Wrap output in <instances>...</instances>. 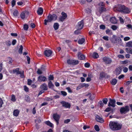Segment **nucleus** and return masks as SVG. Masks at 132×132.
Segmentation results:
<instances>
[{
  "label": "nucleus",
  "instance_id": "f257e3e1",
  "mask_svg": "<svg viewBox=\"0 0 132 132\" xmlns=\"http://www.w3.org/2000/svg\"><path fill=\"white\" fill-rule=\"evenodd\" d=\"M109 126L112 130L115 131L121 129L122 125L117 122L111 121L109 123Z\"/></svg>",
  "mask_w": 132,
  "mask_h": 132
},
{
  "label": "nucleus",
  "instance_id": "f03ea898",
  "mask_svg": "<svg viewBox=\"0 0 132 132\" xmlns=\"http://www.w3.org/2000/svg\"><path fill=\"white\" fill-rule=\"evenodd\" d=\"M47 20H44V24L45 25L47 24L48 22H51L57 19V16L55 14L52 15L49 14L47 16Z\"/></svg>",
  "mask_w": 132,
  "mask_h": 132
},
{
  "label": "nucleus",
  "instance_id": "7ed1b4c3",
  "mask_svg": "<svg viewBox=\"0 0 132 132\" xmlns=\"http://www.w3.org/2000/svg\"><path fill=\"white\" fill-rule=\"evenodd\" d=\"M111 41L113 43L117 44L120 45H122V44L121 39L120 38H118L117 37L114 36H113Z\"/></svg>",
  "mask_w": 132,
  "mask_h": 132
},
{
  "label": "nucleus",
  "instance_id": "20e7f679",
  "mask_svg": "<svg viewBox=\"0 0 132 132\" xmlns=\"http://www.w3.org/2000/svg\"><path fill=\"white\" fill-rule=\"evenodd\" d=\"M125 7V6L123 5L119 4L115 6L113 8L114 10L122 12L123 9Z\"/></svg>",
  "mask_w": 132,
  "mask_h": 132
},
{
  "label": "nucleus",
  "instance_id": "39448f33",
  "mask_svg": "<svg viewBox=\"0 0 132 132\" xmlns=\"http://www.w3.org/2000/svg\"><path fill=\"white\" fill-rule=\"evenodd\" d=\"M29 12L27 11H24L22 12L21 14V18L23 19L28 17L29 15Z\"/></svg>",
  "mask_w": 132,
  "mask_h": 132
},
{
  "label": "nucleus",
  "instance_id": "423d86ee",
  "mask_svg": "<svg viewBox=\"0 0 132 132\" xmlns=\"http://www.w3.org/2000/svg\"><path fill=\"white\" fill-rule=\"evenodd\" d=\"M129 111V106H126L124 107L121 108L120 109V112L121 113H125Z\"/></svg>",
  "mask_w": 132,
  "mask_h": 132
},
{
  "label": "nucleus",
  "instance_id": "0eeeda50",
  "mask_svg": "<svg viewBox=\"0 0 132 132\" xmlns=\"http://www.w3.org/2000/svg\"><path fill=\"white\" fill-rule=\"evenodd\" d=\"M84 26L83 21L82 20L78 22L76 26V28L78 30L81 29Z\"/></svg>",
  "mask_w": 132,
  "mask_h": 132
},
{
  "label": "nucleus",
  "instance_id": "6e6552de",
  "mask_svg": "<svg viewBox=\"0 0 132 132\" xmlns=\"http://www.w3.org/2000/svg\"><path fill=\"white\" fill-rule=\"evenodd\" d=\"M60 116L57 113H55L53 115V118L56 121V124L57 125L58 124V121L60 118Z\"/></svg>",
  "mask_w": 132,
  "mask_h": 132
},
{
  "label": "nucleus",
  "instance_id": "1a4fd4ad",
  "mask_svg": "<svg viewBox=\"0 0 132 132\" xmlns=\"http://www.w3.org/2000/svg\"><path fill=\"white\" fill-rule=\"evenodd\" d=\"M116 101L115 100L110 99V101L109 102L108 106H111L113 107L115 106Z\"/></svg>",
  "mask_w": 132,
  "mask_h": 132
},
{
  "label": "nucleus",
  "instance_id": "9d476101",
  "mask_svg": "<svg viewBox=\"0 0 132 132\" xmlns=\"http://www.w3.org/2000/svg\"><path fill=\"white\" fill-rule=\"evenodd\" d=\"M47 80L45 76L40 75L38 78V80L39 82L45 81Z\"/></svg>",
  "mask_w": 132,
  "mask_h": 132
},
{
  "label": "nucleus",
  "instance_id": "9b49d317",
  "mask_svg": "<svg viewBox=\"0 0 132 132\" xmlns=\"http://www.w3.org/2000/svg\"><path fill=\"white\" fill-rule=\"evenodd\" d=\"M19 68H17L15 69H13L12 71H11L10 72L11 73H16L17 75L20 74L21 72L19 71Z\"/></svg>",
  "mask_w": 132,
  "mask_h": 132
},
{
  "label": "nucleus",
  "instance_id": "f8f14e48",
  "mask_svg": "<svg viewBox=\"0 0 132 132\" xmlns=\"http://www.w3.org/2000/svg\"><path fill=\"white\" fill-rule=\"evenodd\" d=\"M52 53V52L50 50H46L45 51L44 54L47 57H49Z\"/></svg>",
  "mask_w": 132,
  "mask_h": 132
},
{
  "label": "nucleus",
  "instance_id": "ddd939ff",
  "mask_svg": "<svg viewBox=\"0 0 132 132\" xmlns=\"http://www.w3.org/2000/svg\"><path fill=\"white\" fill-rule=\"evenodd\" d=\"M61 14L62 16L60 18V19L61 21H63L67 18V16L66 14L63 12Z\"/></svg>",
  "mask_w": 132,
  "mask_h": 132
},
{
  "label": "nucleus",
  "instance_id": "4468645a",
  "mask_svg": "<svg viewBox=\"0 0 132 132\" xmlns=\"http://www.w3.org/2000/svg\"><path fill=\"white\" fill-rule=\"evenodd\" d=\"M103 61L107 64H109L111 62V59L107 57H104L103 58Z\"/></svg>",
  "mask_w": 132,
  "mask_h": 132
},
{
  "label": "nucleus",
  "instance_id": "2eb2a0df",
  "mask_svg": "<svg viewBox=\"0 0 132 132\" xmlns=\"http://www.w3.org/2000/svg\"><path fill=\"white\" fill-rule=\"evenodd\" d=\"M110 22L113 24H116L117 22V20L116 18L114 16H112L110 19Z\"/></svg>",
  "mask_w": 132,
  "mask_h": 132
},
{
  "label": "nucleus",
  "instance_id": "dca6fc26",
  "mask_svg": "<svg viewBox=\"0 0 132 132\" xmlns=\"http://www.w3.org/2000/svg\"><path fill=\"white\" fill-rule=\"evenodd\" d=\"M78 57L79 59L83 60L85 58V56L81 53L80 52H79L78 53Z\"/></svg>",
  "mask_w": 132,
  "mask_h": 132
},
{
  "label": "nucleus",
  "instance_id": "f3484780",
  "mask_svg": "<svg viewBox=\"0 0 132 132\" xmlns=\"http://www.w3.org/2000/svg\"><path fill=\"white\" fill-rule=\"evenodd\" d=\"M63 106L67 108H69L70 106V103L64 101L62 102L61 103Z\"/></svg>",
  "mask_w": 132,
  "mask_h": 132
},
{
  "label": "nucleus",
  "instance_id": "a211bd4d",
  "mask_svg": "<svg viewBox=\"0 0 132 132\" xmlns=\"http://www.w3.org/2000/svg\"><path fill=\"white\" fill-rule=\"evenodd\" d=\"M130 12V9L125 6V7H124V8L123 9L122 12L125 13H129Z\"/></svg>",
  "mask_w": 132,
  "mask_h": 132
},
{
  "label": "nucleus",
  "instance_id": "6ab92c4d",
  "mask_svg": "<svg viewBox=\"0 0 132 132\" xmlns=\"http://www.w3.org/2000/svg\"><path fill=\"white\" fill-rule=\"evenodd\" d=\"M43 10L42 7H39L38 8L37 11V13L38 15H41L43 13Z\"/></svg>",
  "mask_w": 132,
  "mask_h": 132
},
{
  "label": "nucleus",
  "instance_id": "aec40b11",
  "mask_svg": "<svg viewBox=\"0 0 132 132\" xmlns=\"http://www.w3.org/2000/svg\"><path fill=\"white\" fill-rule=\"evenodd\" d=\"M96 119L97 121L100 122H102L103 121V119L98 115L96 116Z\"/></svg>",
  "mask_w": 132,
  "mask_h": 132
},
{
  "label": "nucleus",
  "instance_id": "412c9836",
  "mask_svg": "<svg viewBox=\"0 0 132 132\" xmlns=\"http://www.w3.org/2000/svg\"><path fill=\"white\" fill-rule=\"evenodd\" d=\"M40 88L44 90H47V85L45 83L42 84L40 86Z\"/></svg>",
  "mask_w": 132,
  "mask_h": 132
},
{
  "label": "nucleus",
  "instance_id": "4be33fe9",
  "mask_svg": "<svg viewBox=\"0 0 132 132\" xmlns=\"http://www.w3.org/2000/svg\"><path fill=\"white\" fill-rule=\"evenodd\" d=\"M121 70L120 68H118L116 69L115 73L116 75H118L121 73Z\"/></svg>",
  "mask_w": 132,
  "mask_h": 132
},
{
  "label": "nucleus",
  "instance_id": "5701e85b",
  "mask_svg": "<svg viewBox=\"0 0 132 132\" xmlns=\"http://www.w3.org/2000/svg\"><path fill=\"white\" fill-rule=\"evenodd\" d=\"M19 113V111L18 110H15L13 112V115L14 116H17Z\"/></svg>",
  "mask_w": 132,
  "mask_h": 132
},
{
  "label": "nucleus",
  "instance_id": "b1692460",
  "mask_svg": "<svg viewBox=\"0 0 132 132\" xmlns=\"http://www.w3.org/2000/svg\"><path fill=\"white\" fill-rule=\"evenodd\" d=\"M45 123L48 126L52 127L53 126V124L49 121L45 122Z\"/></svg>",
  "mask_w": 132,
  "mask_h": 132
},
{
  "label": "nucleus",
  "instance_id": "393cba45",
  "mask_svg": "<svg viewBox=\"0 0 132 132\" xmlns=\"http://www.w3.org/2000/svg\"><path fill=\"white\" fill-rule=\"evenodd\" d=\"M48 86L50 88L52 89L53 88L54 85L51 81H50L48 83Z\"/></svg>",
  "mask_w": 132,
  "mask_h": 132
},
{
  "label": "nucleus",
  "instance_id": "a878e982",
  "mask_svg": "<svg viewBox=\"0 0 132 132\" xmlns=\"http://www.w3.org/2000/svg\"><path fill=\"white\" fill-rule=\"evenodd\" d=\"M84 87L83 83L80 84L76 88L77 90H78L80 89L81 88Z\"/></svg>",
  "mask_w": 132,
  "mask_h": 132
},
{
  "label": "nucleus",
  "instance_id": "bb28decb",
  "mask_svg": "<svg viewBox=\"0 0 132 132\" xmlns=\"http://www.w3.org/2000/svg\"><path fill=\"white\" fill-rule=\"evenodd\" d=\"M92 56L93 58L96 59L99 56L98 53L95 52H94Z\"/></svg>",
  "mask_w": 132,
  "mask_h": 132
},
{
  "label": "nucleus",
  "instance_id": "cd10ccee",
  "mask_svg": "<svg viewBox=\"0 0 132 132\" xmlns=\"http://www.w3.org/2000/svg\"><path fill=\"white\" fill-rule=\"evenodd\" d=\"M85 41V39L83 38H81L78 41V43L79 44H82Z\"/></svg>",
  "mask_w": 132,
  "mask_h": 132
},
{
  "label": "nucleus",
  "instance_id": "c85d7f7f",
  "mask_svg": "<svg viewBox=\"0 0 132 132\" xmlns=\"http://www.w3.org/2000/svg\"><path fill=\"white\" fill-rule=\"evenodd\" d=\"M117 82V80L116 79H112L111 82V84L113 85H115Z\"/></svg>",
  "mask_w": 132,
  "mask_h": 132
},
{
  "label": "nucleus",
  "instance_id": "c756f323",
  "mask_svg": "<svg viewBox=\"0 0 132 132\" xmlns=\"http://www.w3.org/2000/svg\"><path fill=\"white\" fill-rule=\"evenodd\" d=\"M106 11V9L103 7H101L99 9V12L100 14L103 12L105 11Z\"/></svg>",
  "mask_w": 132,
  "mask_h": 132
},
{
  "label": "nucleus",
  "instance_id": "7c9ffc66",
  "mask_svg": "<svg viewBox=\"0 0 132 132\" xmlns=\"http://www.w3.org/2000/svg\"><path fill=\"white\" fill-rule=\"evenodd\" d=\"M25 100L26 101L29 102L30 100L29 97L28 95H26L25 97Z\"/></svg>",
  "mask_w": 132,
  "mask_h": 132
},
{
  "label": "nucleus",
  "instance_id": "2f4dec72",
  "mask_svg": "<svg viewBox=\"0 0 132 132\" xmlns=\"http://www.w3.org/2000/svg\"><path fill=\"white\" fill-rule=\"evenodd\" d=\"M126 46L132 48V42L130 41L126 43Z\"/></svg>",
  "mask_w": 132,
  "mask_h": 132
},
{
  "label": "nucleus",
  "instance_id": "473e14b6",
  "mask_svg": "<svg viewBox=\"0 0 132 132\" xmlns=\"http://www.w3.org/2000/svg\"><path fill=\"white\" fill-rule=\"evenodd\" d=\"M54 28L55 30L59 28V24L57 23H55L54 25Z\"/></svg>",
  "mask_w": 132,
  "mask_h": 132
},
{
  "label": "nucleus",
  "instance_id": "72a5a7b5",
  "mask_svg": "<svg viewBox=\"0 0 132 132\" xmlns=\"http://www.w3.org/2000/svg\"><path fill=\"white\" fill-rule=\"evenodd\" d=\"M23 47L22 45H21L20 46V48L18 50V52L20 54H22V50Z\"/></svg>",
  "mask_w": 132,
  "mask_h": 132
},
{
  "label": "nucleus",
  "instance_id": "f704fd0d",
  "mask_svg": "<svg viewBox=\"0 0 132 132\" xmlns=\"http://www.w3.org/2000/svg\"><path fill=\"white\" fill-rule=\"evenodd\" d=\"M43 67H41L40 69H38L37 71V73L39 74H41L42 73Z\"/></svg>",
  "mask_w": 132,
  "mask_h": 132
},
{
  "label": "nucleus",
  "instance_id": "c9c22d12",
  "mask_svg": "<svg viewBox=\"0 0 132 132\" xmlns=\"http://www.w3.org/2000/svg\"><path fill=\"white\" fill-rule=\"evenodd\" d=\"M11 100L13 102H14L16 101L15 96L14 95H12Z\"/></svg>",
  "mask_w": 132,
  "mask_h": 132
},
{
  "label": "nucleus",
  "instance_id": "e433bc0d",
  "mask_svg": "<svg viewBox=\"0 0 132 132\" xmlns=\"http://www.w3.org/2000/svg\"><path fill=\"white\" fill-rule=\"evenodd\" d=\"M73 61V60L69 59L67 61V63L68 64H72Z\"/></svg>",
  "mask_w": 132,
  "mask_h": 132
},
{
  "label": "nucleus",
  "instance_id": "4c0bfd02",
  "mask_svg": "<svg viewBox=\"0 0 132 132\" xmlns=\"http://www.w3.org/2000/svg\"><path fill=\"white\" fill-rule=\"evenodd\" d=\"M5 43L8 46H10L11 44V43L9 40H7Z\"/></svg>",
  "mask_w": 132,
  "mask_h": 132
},
{
  "label": "nucleus",
  "instance_id": "58836bf2",
  "mask_svg": "<svg viewBox=\"0 0 132 132\" xmlns=\"http://www.w3.org/2000/svg\"><path fill=\"white\" fill-rule=\"evenodd\" d=\"M95 130L97 131H98L100 130V128L97 125H95L94 127Z\"/></svg>",
  "mask_w": 132,
  "mask_h": 132
},
{
  "label": "nucleus",
  "instance_id": "ea45409f",
  "mask_svg": "<svg viewBox=\"0 0 132 132\" xmlns=\"http://www.w3.org/2000/svg\"><path fill=\"white\" fill-rule=\"evenodd\" d=\"M118 27L116 26L113 25L112 26L111 28L114 30H116L117 28Z\"/></svg>",
  "mask_w": 132,
  "mask_h": 132
},
{
  "label": "nucleus",
  "instance_id": "a19ab883",
  "mask_svg": "<svg viewBox=\"0 0 132 132\" xmlns=\"http://www.w3.org/2000/svg\"><path fill=\"white\" fill-rule=\"evenodd\" d=\"M61 95L64 96H66L67 95V93L65 92L61 91Z\"/></svg>",
  "mask_w": 132,
  "mask_h": 132
},
{
  "label": "nucleus",
  "instance_id": "79ce46f5",
  "mask_svg": "<svg viewBox=\"0 0 132 132\" xmlns=\"http://www.w3.org/2000/svg\"><path fill=\"white\" fill-rule=\"evenodd\" d=\"M103 103L105 104H106L108 101V100L106 98H104L103 100Z\"/></svg>",
  "mask_w": 132,
  "mask_h": 132
},
{
  "label": "nucleus",
  "instance_id": "37998d69",
  "mask_svg": "<svg viewBox=\"0 0 132 132\" xmlns=\"http://www.w3.org/2000/svg\"><path fill=\"white\" fill-rule=\"evenodd\" d=\"M23 28L24 30H27L28 28V26L26 24L24 25V26Z\"/></svg>",
  "mask_w": 132,
  "mask_h": 132
},
{
  "label": "nucleus",
  "instance_id": "c03bdc74",
  "mask_svg": "<svg viewBox=\"0 0 132 132\" xmlns=\"http://www.w3.org/2000/svg\"><path fill=\"white\" fill-rule=\"evenodd\" d=\"M128 71V68L126 67H123V71L124 72H126Z\"/></svg>",
  "mask_w": 132,
  "mask_h": 132
},
{
  "label": "nucleus",
  "instance_id": "a18cd8bd",
  "mask_svg": "<svg viewBox=\"0 0 132 132\" xmlns=\"http://www.w3.org/2000/svg\"><path fill=\"white\" fill-rule=\"evenodd\" d=\"M119 19L120 21V23L121 24H123L124 22V20L121 17H119Z\"/></svg>",
  "mask_w": 132,
  "mask_h": 132
},
{
  "label": "nucleus",
  "instance_id": "49530a36",
  "mask_svg": "<svg viewBox=\"0 0 132 132\" xmlns=\"http://www.w3.org/2000/svg\"><path fill=\"white\" fill-rule=\"evenodd\" d=\"M103 38L106 41H108L109 40V37L108 36H105L103 37Z\"/></svg>",
  "mask_w": 132,
  "mask_h": 132
},
{
  "label": "nucleus",
  "instance_id": "de8ad7c7",
  "mask_svg": "<svg viewBox=\"0 0 132 132\" xmlns=\"http://www.w3.org/2000/svg\"><path fill=\"white\" fill-rule=\"evenodd\" d=\"M18 11L17 10H15L13 13V15L15 16H17L18 15Z\"/></svg>",
  "mask_w": 132,
  "mask_h": 132
},
{
  "label": "nucleus",
  "instance_id": "09e8293b",
  "mask_svg": "<svg viewBox=\"0 0 132 132\" xmlns=\"http://www.w3.org/2000/svg\"><path fill=\"white\" fill-rule=\"evenodd\" d=\"M73 62L72 64L76 65L78 63V61L77 60H73Z\"/></svg>",
  "mask_w": 132,
  "mask_h": 132
},
{
  "label": "nucleus",
  "instance_id": "8fccbe9b",
  "mask_svg": "<svg viewBox=\"0 0 132 132\" xmlns=\"http://www.w3.org/2000/svg\"><path fill=\"white\" fill-rule=\"evenodd\" d=\"M54 77L52 75H50L48 77V79L49 80H52L53 79Z\"/></svg>",
  "mask_w": 132,
  "mask_h": 132
},
{
  "label": "nucleus",
  "instance_id": "3c124183",
  "mask_svg": "<svg viewBox=\"0 0 132 132\" xmlns=\"http://www.w3.org/2000/svg\"><path fill=\"white\" fill-rule=\"evenodd\" d=\"M3 104V101L1 98H0V108L2 107V105Z\"/></svg>",
  "mask_w": 132,
  "mask_h": 132
},
{
  "label": "nucleus",
  "instance_id": "603ef678",
  "mask_svg": "<svg viewBox=\"0 0 132 132\" xmlns=\"http://www.w3.org/2000/svg\"><path fill=\"white\" fill-rule=\"evenodd\" d=\"M105 28V25H101L100 26V29H104Z\"/></svg>",
  "mask_w": 132,
  "mask_h": 132
},
{
  "label": "nucleus",
  "instance_id": "864d4df0",
  "mask_svg": "<svg viewBox=\"0 0 132 132\" xmlns=\"http://www.w3.org/2000/svg\"><path fill=\"white\" fill-rule=\"evenodd\" d=\"M20 77L21 78H24V71H23L22 72H21V73L20 74Z\"/></svg>",
  "mask_w": 132,
  "mask_h": 132
},
{
  "label": "nucleus",
  "instance_id": "5fc2aeb1",
  "mask_svg": "<svg viewBox=\"0 0 132 132\" xmlns=\"http://www.w3.org/2000/svg\"><path fill=\"white\" fill-rule=\"evenodd\" d=\"M85 66L86 67L88 68L90 66V64L89 63H86L85 64Z\"/></svg>",
  "mask_w": 132,
  "mask_h": 132
},
{
  "label": "nucleus",
  "instance_id": "6e6d98bb",
  "mask_svg": "<svg viewBox=\"0 0 132 132\" xmlns=\"http://www.w3.org/2000/svg\"><path fill=\"white\" fill-rule=\"evenodd\" d=\"M90 128L89 126L87 125H84L83 127V128L84 130H86L87 129H89Z\"/></svg>",
  "mask_w": 132,
  "mask_h": 132
},
{
  "label": "nucleus",
  "instance_id": "4d7b16f0",
  "mask_svg": "<svg viewBox=\"0 0 132 132\" xmlns=\"http://www.w3.org/2000/svg\"><path fill=\"white\" fill-rule=\"evenodd\" d=\"M12 6L13 7L15 5V1L14 0H13L12 1Z\"/></svg>",
  "mask_w": 132,
  "mask_h": 132
},
{
  "label": "nucleus",
  "instance_id": "13d9d810",
  "mask_svg": "<svg viewBox=\"0 0 132 132\" xmlns=\"http://www.w3.org/2000/svg\"><path fill=\"white\" fill-rule=\"evenodd\" d=\"M130 39V38L128 37H125L124 38V40L125 41H127L129 40Z\"/></svg>",
  "mask_w": 132,
  "mask_h": 132
},
{
  "label": "nucleus",
  "instance_id": "bf43d9fd",
  "mask_svg": "<svg viewBox=\"0 0 132 132\" xmlns=\"http://www.w3.org/2000/svg\"><path fill=\"white\" fill-rule=\"evenodd\" d=\"M32 83V81L31 80L28 79V84L29 85H30Z\"/></svg>",
  "mask_w": 132,
  "mask_h": 132
},
{
  "label": "nucleus",
  "instance_id": "052dcab7",
  "mask_svg": "<svg viewBox=\"0 0 132 132\" xmlns=\"http://www.w3.org/2000/svg\"><path fill=\"white\" fill-rule=\"evenodd\" d=\"M24 90L26 92H27L28 91V88L26 86H24Z\"/></svg>",
  "mask_w": 132,
  "mask_h": 132
},
{
  "label": "nucleus",
  "instance_id": "680f3d73",
  "mask_svg": "<svg viewBox=\"0 0 132 132\" xmlns=\"http://www.w3.org/2000/svg\"><path fill=\"white\" fill-rule=\"evenodd\" d=\"M105 74L103 72H102L100 73V76L101 77H104Z\"/></svg>",
  "mask_w": 132,
  "mask_h": 132
},
{
  "label": "nucleus",
  "instance_id": "e2e57ef3",
  "mask_svg": "<svg viewBox=\"0 0 132 132\" xmlns=\"http://www.w3.org/2000/svg\"><path fill=\"white\" fill-rule=\"evenodd\" d=\"M84 87L86 88L89 86V85L88 84H86L85 83H83Z\"/></svg>",
  "mask_w": 132,
  "mask_h": 132
},
{
  "label": "nucleus",
  "instance_id": "0e129e2a",
  "mask_svg": "<svg viewBox=\"0 0 132 132\" xmlns=\"http://www.w3.org/2000/svg\"><path fill=\"white\" fill-rule=\"evenodd\" d=\"M124 77V75H120L118 77V78L119 79H120L121 78H123Z\"/></svg>",
  "mask_w": 132,
  "mask_h": 132
},
{
  "label": "nucleus",
  "instance_id": "69168bd1",
  "mask_svg": "<svg viewBox=\"0 0 132 132\" xmlns=\"http://www.w3.org/2000/svg\"><path fill=\"white\" fill-rule=\"evenodd\" d=\"M111 110V108L109 107L107 108L105 110V111L107 112Z\"/></svg>",
  "mask_w": 132,
  "mask_h": 132
},
{
  "label": "nucleus",
  "instance_id": "338daca9",
  "mask_svg": "<svg viewBox=\"0 0 132 132\" xmlns=\"http://www.w3.org/2000/svg\"><path fill=\"white\" fill-rule=\"evenodd\" d=\"M75 33L76 34H78L80 33V31L78 29V30L75 31Z\"/></svg>",
  "mask_w": 132,
  "mask_h": 132
},
{
  "label": "nucleus",
  "instance_id": "774afa93",
  "mask_svg": "<svg viewBox=\"0 0 132 132\" xmlns=\"http://www.w3.org/2000/svg\"><path fill=\"white\" fill-rule=\"evenodd\" d=\"M127 27L128 29L131 28L132 29V26L131 24H128L127 25Z\"/></svg>",
  "mask_w": 132,
  "mask_h": 132
}]
</instances>
